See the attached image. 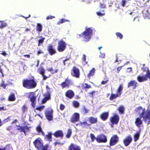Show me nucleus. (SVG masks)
I'll return each mask as SVG.
<instances>
[{
	"mask_svg": "<svg viewBox=\"0 0 150 150\" xmlns=\"http://www.w3.org/2000/svg\"><path fill=\"white\" fill-rule=\"evenodd\" d=\"M72 71L73 73L72 74L74 77L79 78L80 77V73L79 69L75 66L73 67Z\"/></svg>",
	"mask_w": 150,
	"mask_h": 150,
	"instance_id": "nucleus-16",
	"label": "nucleus"
},
{
	"mask_svg": "<svg viewBox=\"0 0 150 150\" xmlns=\"http://www.w3.org/2000/svg\"><path fill=\"white\" fill-rule=\"evenodd\" d=\"M90 137L91 138V142H93L95 140H96L97 137H96L94 134L91 133L90 134Z\"/></svg>",
	"mask_w": 150,
	"mask_h": 150,
	"instance_id": "nucleus-41",
	"label": "nucleus"
},
{
	"mask_svg": "<svg viewBox=\"0 0 150 150\" xmlns=\"http://www.w3.org/2000/svg\"><path fill=\"white\" fill-rule=\"evenodd\" d=\"M0 22L1 23L0 25V28L1 29H2L5 27L7 25V24L6 23L3 22V21H1Z\"/></svg>",
	"mask_w": 150,
	"mask_h": 150,
	"instance_id": "nucleus-40",
	"label": "nucleus"
},
{
	"mask_svg": "<svg viewBox=\"0 0 150 150\" xmlns=\"http://www.w3.org/2000/svg\"><path fill=\"white\" fill-rule=\"evenodd\" d=\"M123 89V84H120L116 91V94L112 93L109 97V100L112 101L115 100L117 98L120 97L122 94V91Z\"/></svg>",
	"mask_w": 150,
	"mask_h": 150,
	"instance_id": "nucleus-3",
	"label": "nucleus"
},
{
	"mask_svg": "<svg viewBox=\"0 0 150 150\" xmlns=\"http://www.w3.org/2000/svg\"><path fill=\"white\" fill-rule=\"evenodd\" d=\"M84 85H85V86L84 87V89H85L86 88H90L91 87V86L90 85H88V84L86 83H85Z\"/></svg>",
	"mask_w": 150,
	"mask_h": 150,
	"instance_id": "nucleus-55",
	"label": "nucleus"
},
{
	"mask_svg": "<svg viewBox=\"0 0 150 150\" xmlns=\"http://www.w3.org/2000/svg\"><path fill=\"white\" fill-rule=\"evenodd\" d=\"M48 93L47 94H45L44 95L45 97L41 101L42 103H45L50 98V94H49V93Z\"/></svg>",
	"mask_w": 150,
	"mask_h": 150,
	"instance_id": "nucleus-25",
	"label": "nucleus"
},
{
	"mask_svg": "<svg viewBox=\"0 0 150 150\" xmlns=\"http://www.w3.org/2000/svg\"><path fill=\"white\" fill-rule=\"evenodd\" d=\"M93 31L92 29L91 28H86L83 32L79 35V38H80L83 37L84 41L88 42L93 35Z\"/></svg>",
	"mask_w": 150,
	"mask_h": 150,
	"instance_id": "nucleus-2",
	"label": "nucleus"
},
{
	"mask_svg": "<svg viewBox=\"0 0 150 150\" xmlns=\"http://www.w3.org/2000/svg\"><path fill=\"white\" fill-rule=\"evenodd\" d=\"M48 145L47 144L45 145V146H43L41 149H42V150H48Z\"/></svg>",
	"mask_w": 150,
	"mask_h": 150,
	"instance_id": "nucleus-50",
	"label": "nucleus"
},
{
	"mask_svg": "<svg viewBox=\"0 0 150 150\" xmlns=\"http://www.w3.org/2000/svg\"><path fill=\"white\" fill-rule=\"evenodd\" d=\"M107 141L106 136L104 134H101L98 135L97 137L96 141L98 143H105Z\"/></svg>",
	"mask_w": 150,
	"mask_h": 150,
	"instance_id": "nucleus-11",
	"label": "nucleus"
},
{
	"mask_svg": "<svg viewBox=\"0 0 150 150\" xmlns=\"http://www.w3.org/2000/svg\"><path fill=\"white\" fill-rule=\"evenodd\" d=\"M86 56L85 54H83V57L82 58V59H83V63L84 65H86L87 64L88 62H86Z\"/></svg>",
	"mask_w": 150,
	"mask_h": 150,
	"instance_id": "nucleus-42",
	"label": "nucleus"
},
{
	"mask_svg": "<svg viewBox=\"0 0 150 150\" xmlns=\"http://www.w3.org/2000/svg\"><path fill=\"white\" fill-rule=\"evenodd\" d=\"M47 70L48 71L50 72L51 74H54L57 73L59 71V69L57 67H56L54 70L52 67H51L48 68L47 69Z\"/></svg>",
	"mask_w": 150,
	"mask_h": 150,
	"instance_id": "nucleus-27",
	"label": "nucleus"
},
{
	"mask_svg": "<svg viewBox=\"0 0 150 150\" xmlns=\"http://www.w3.org/2000/svg\"><path fill=\"white\" fill-rule=\"evenodd\" d=\"M47 50L49 53L51 55L55 54L56 53V51L53 46L52 45H49L47 47Z\"/></svg>",
	"mask_w": 150,
	"mask_h": 150,
	"instance_id": "nucleus-21",
	"label": "nucleus"
},
{
	"mask_svg": "<svg viewBox=\"0 0 150 150\" xmlns=\"http://www.w3.org/2000/svg\"><path fill=\"white\" fill-rule=\"evenodd\" d=\"M45 39V38H43L40 40H38V46H40V45L41 44H42L43 43L44 40Z\"/></svg>",
	"mask_w": 150,
	"mask_h": 150,
	"instance_id": "nucleus-44",
	"label": "nucleus"
},
{
	"mask_svg": "<svg viewBox=\"0 0 150 150\" xmlns=\"http://www.w3.org/2000/svg\"><path fill=\"white\" fill-rule=\"evenodd\" d=\"M45 107L44 105H41L39 107H36L34 109L35 112H36V110H38L39 111H41L44 110Z\"/></svg>",
	"mask_w": 150,
	"mask_h": 150,
	"instance_id": "nucleus-35",
	"label": "nucleus"
},
{
	"mask_svg": "<svg viewBox=\"0 0 150 150\" xmlns=\"http://www.w3.org/2000/svg\"><path fill=\"white\" fill-rule=\"evenodd\" d=\"M123 66H119L117 68V73H119L120 71L121 70V69H122V67Z\"/></svg>",
	"mask_w": 150,
	"mask_h": 150,
	"instance_id": "nucleus-58",
	"label": "nucleus"
},
{
	"mask_svg": "<svg viewBox=\"0 0 150 150\" xmlns=\"http://www.w3.org/2000/svg\"><path fill=\"white\" fill-rule=\"evenodd\" d=\"M42 29V26L41 24L37 23L36 28V30L38 33L41 32Z\"/></svg>",
	"mask_w": 150,
	"mask_h": 150,
	"instance_id": "nucleus-32",
	"label": "nucleus"
},
{
	"mask_svg": "<svg viewBox=\"0 0 150 150\" xmlns=\"http://www.w3.org/2000/svg\"><path fill=\"white\" fill-rule=\"evenodd\" d=\"M21 109L23 112H24L27 109V108L25 105H23L21 107Z\"/></svg>",
	"mask_w": 150,
	"mask_h": 150,
	"instance_id": "nucleus-49",
	"label": "nucleus"
},
{
	"mask_svg": "<svg viewBox=\"0 0 150 150\" xmlns=\"http://www.w3.org/2000/svg\"><path fill=\"white\" fill-rule=\"evenodd\" d=\"M68 21V20H66L65 19H62L60 20L57 23V24L60 25L61 23H63Z\"/></svg>",
	"mask_w": 150,
	"mask_h": 150,
	"instance_id": "nucleus-45",
	"label": "nucleus"
},
{
	"mask_svg": "<svg viewBox=\"0 0 150 150\" xmlns=\"http://www.w3.org/2000/svg\"><path fill=\"white\" fill-rule=\"evenodd\" d=\"M38 73L41 75L42 77V80H45L49 78V77L45 75V70L43 67H40L38 69Z\"/></svg>",
	"mask_w": 150,
	"mask_h": 150,
	"instance_id": "nucleus-14",
	"label": "nucleus"
},
{
	"mask_svg": "<svg viewBox=\"0 0 150 150\" xmlns=\"http://www.w3.org/2000/svg\"><path fill=\"white\" fill-rule=\"evenodd\" d=\"M35 147L38 150H40L43 146L42 143L38 139H36L33 142Z\"/></svg>",
	"mask_w": 150,
	"mask_h": 150,
	"instance_id": "nucleus-17",
	"label": "nucleus"
},
{
	"mask_svg": "<svg viewBox=\"0 0 150 150\" xmlns=\"http://www.w3.org/2000/svg\"><path fill=\"white\" fill-rule=\"evenodd\" d=\"M142 108V107L141 106H139L136 108L134 110V111L136 112H139L141 110Z\"/></svg>",
	"mask_w": 150,
	"mask_h": 150,
	"instance_id": "nucleus-48",
	"label": "nucleus"
},
{
	"mask_svg": "<svg viewBox=\"0 0 150 150\" xmlns=\"http://www.w3.org/2000/svg\"><path fill=\"white\" fill-rule=\"evenodd\" d=\"M45 117L49 121L53 120V110H47L45 112Z\"/></svg>",
	"mask_w": 150,
	"mask_h": 150,
	"instance_id": "nucleus-10",
	"label": "nucleus"
},
{
	"mask_svg": "<svg viewBox=\"0 0 150 150\" xmlns=\"http://www.w3.org/2000/svg\"><path fill=\"white\" fill-rule=\"evenodd\" d=\"M27 94H28L29 96L28 98L30 99V100L31 102V105L32 107L34 108L36 105V98L34 96L33 92H31L29 93H26Z\"/></svg>",
	"mask_w": 150,
	"mask_h": 150,
	"instance_id": "nucleus-7",
	"label": "nucleus"
},
{
	"mask_svg": "<svg viewBox=\"0 0 150 150\" xmlns=\"http://www.w3.org/2000/svg\"><path fill=\"white\" fill-rule=\"evenodd\" d=\"M117 110L120 114H123L124 113L125 108L123 106L121 105L118 108Z\"/></svg>",
	"mask_w": 150,
	"mask_h": 150,
	"instance_id": "nucleus-34",
	"label": "nucleus"
},
{
	"mask_svg": "<svg viewBox=\"0 0 150 150\" xmlns=\"http://www.w3.org/2000/svg\"><path fill=\"white\" fill-rule=\"evenodd\" d=\"M132 138L131 135H129L127 136L124 139L123 142L125 146H129L132 141Z\"/></svg>",
	"mask_w": 150,
	"mask_h": 150,
	"instance_id": "nucleus-15",
	"label": "nucleus"
},
{
	"mask_svg": "<svg viewBox=\"0 0 150 150\" xmlns=\"http://www.w3.org/2000/svg\"><path fill=\"white\" fill-rule=\"evenodd\" d=\"M99 16H104L105 15V13H101L100 12H97L96 13Z\"/></svg>",
	"mask_w": 150,
	"mask_h": 150,
	"instance_id": "nucleus-59",
	"label": "nucleus"
},
{
	"mask_svg": "<svg viewBox=\"0 0 150 150\" xmlns=\"http://www.w3.org/2000/svg\"><path fill=\"white\" fill-rule=\"evenodd\" d=\"M119 116L116 114H115L110 118V120L112 125L117 124L119 122Z\"/></svg>",
	"mask_w": 150,
	"mask_h": 150,
	"instance_id": "nucleus-8",
	"label": "nucleus"
},
{
	"mask_svg": "<svg viewBox=\"0 0 150 150\" xmlns=\"http://www.w3.org/2000/svg\"><path fill=\"white\" fill-rule=\"evenodd\" d=\"M115 34L116 35V36H117V38H119L120 39H121L123 37V35L120 33H119V32H116L115 33Z\"/></svg>",
	"mask_w": 150,
	"mask_h": 150,
	"instance_id": "nucleus-43",
	"label": "nucleus"
},
{
	"mask_svg": "<svg viewBox=\"0 0 150 150\" xmlns=\"http://www.w3.org/2000/svg\"><path fill=\"white\" fill-rule=\"evenodd\" d=\"M141 118L140 117H137L135 119V123L136 126L138 127H140L141 125L142 124V121Z\"/></svg>",
	"mask_w": 150,
	"mask_h": 150,
	"instance_id": "nucleus-24",
	"label": "nucleus"
},
{
	"mask_svg": "<svg viewBox=\"0 0 150 150\" xmlns=\"http://www.w3.org/2000/svg\"><path fill=\"white\" fill-rule=\"evenodd\" d=\"M0 54L4 56H6L7 55V54L6 53L5 51H2L1 53H0Z\"/></svg>",
	"mask_w": 150,
	"mask_h": 150,
	"instance_id": "nucleus-60",
	"label": "nucleus"
},
{
	"mask_svg": "<svg viewBox=\"0 0 150 150\" xmlns=\"http://www.w3.org/2000/svg\"><path fill=\"white\" fill-rule=\"evenodd\" d=\"M43 53V52L40 50L39 51H38L37 52V54H42Z\"/></svg>",
	"mask_w": 150,
	"mask_h": 150,
	"instance_id": "nucleus-63",
	"label": "nucleus"
},
{
	"mask_svg": "<svg viewBox=\"0 0 150 150\" xmlns=\"http://www.w3.org/2000/svg\"><path fill=\"white\" fill-rule=\"evenodd\" d=\"M18 122L17 120V119H15L14 120L11 122L12 124H14Z\"/></svg>",
	"mask_w": 150,
	"mask_h": 150,
	"instance_id": "nucleus-62",
	"label": "nucleus"
},
{
	"mask_svg": "<svg viewBox=\"0 0 150 150\" xmlns=\"http://www.w3.org/2000/svg\"><path fill=\"white\" fill-rule=\"evenodd\" d=\"M65 108V106L64 105L62 104H61L60 105L59 108L61 110H64Z\"/></svg>",
	"mask_w": 150,
	"mask_h": 150,
	"instance_id": "nucleus-51",
	"label": "nucleus"
},
{
	"mask_svg": "<svg viewBox=\"0 0 150 150\" xmlns=\"http://www.w3.org/2000/svg\"><path fill=\"white\" fill-rule=\"evenodd\" d=\"M72 104L74 107L78 108L79 106V103L77 101H74L72 102Z\"/></svg>",
	"mask_w": 150,
	"mask_h": 150,
	"instance_id": "nucleus-39",
	"label": "nucleus"
},
{
	"mask_svg": "<svg viewBox=\"0 0 150 150\" xmlns=\"http://www.w3.org/2000/svg\"><path fill=\"white\" fill-rule=\"evenodd\" d=\"M16 126L17 127L16 129L17 130L21 132H23L25 135H26V132H29L30 129L31 128V127H28L27 126H22L16 125Z\"/></svg>",
	"mask_w": 150,
	"mask_h": 150,
	"instance_id": "nucleus-6",
	"label": "nucleus"
},
{
	"mask_svg": "<svg viewBox=\"0 0 150 150\" xmlns=\"http://www.w3.org/2000/svg\"><path fill=\"white\" fill-rule=\"evenodd\" d=\"M140 116L141 118H143L144 122L146 124H150V111L146 112L145 109L142 110V111Z\"/></svg>",
	"mask_w": 150,
	"mask_h": 150,
	"instance_id": "nucleus-4",
	"label": "nucleus"
},
{
	"mask_svg": "<svg viewBox=\"0 0 150 150\" xmlns=\"http://www.w3.org/2000/svg\"><path fill=\"white\" fill-rule=\"evenodd\" d=\"M82 111L84 114H86L88 112L89 110L86 108L85 106H84L82 109Z\"/></svg>",
	"mask_w": 150,
	"mask_h": 150,
	"instance_id": "nucleus-47",
	"label": "nucleus"
},
{
	"mask_svg": "<svg viewBox=\"0 0 150 150\" xmlns=\"http://www.w3.org/2000/svg\"><path fill=\"white\" fill-rule=\"evenodd\" d=\"M140 136V131L137 132L134 135V140L135 142L137 141L139 139Z\"/></svg>",
	"mask_w": 150,
	"mask_h": 150,
	"instance_id": "nucleus-36",
	"label": "nucleus"
},
{
	"mask_svg": "<svg viewBox=\"0 0 150 150\" xmlns=\"http://www.w3.org/2000/svg\"><path fill=\"white\" fill-rule=\"evenodd\" d=\"M109 116V112H105L101 113L100 117L103 121H105L107 120Z\"/></svg>",
	"mask_w": 150,
	"mask_h": 150,
	"instance_id": "nucleus-19",
	"label": "nucleus"
},
{
	"mask_svg": "<svg viewBox=\"0 0 150 150\" xmlns=\"http://www.w3.org/2000/svg\"><path fill=\"white\" fill-rule=\"evenodd\" d=\"M137 79L139 82H142L147 80L148 79L146 76H138L137 77Z\"/></svg>",
	"mask_w": 150,
	"mask_h": 150,
	"instance_id": "nucleus-26",
	"label": "nucleus"
},
{
	"mask_svg": "<svg viewBox=\"0 0 150 150\" xmlns=\"http://www.w3.org/2000/svg\"><path fill=\"white\" fill-rule=\"evenodd\" d=\"M0 86L3 87L4 89L6 88V85L4 83V82L3 81L0 84Z\"/></svg>",
	"mask_w": 150,
	"mask_h": 150,
	"instance_id": "nucleus-52",
	"label": "nucleus"
},
{
	"mask_svg": "<svg viewBox=\"0 0 150 150\" xmlns=\"http://www.w3.org/2000/svg\"><path fill=\"white\" fill-rule=\"evenodd\" d=\"M96 92L95 91H93L88 93L90 96L92 98H93V94Z\"/></svg>",
	"mask_w": 150,
	"mask_h": 150,
	"instance_id": "nucleus-54",
	"label": "nucleus"
},
{
	"mask_svg": "<svg viewBox=\"0 0 150 150\" xmlns=\"http://www.w3.org/2000/svg\"><path fill=\"white\" fill-rule=\"evenodd\" d=\"M67 44L63 40H60L58 43L57 50L59 52H63L66 49Z\"/></svg>",
	"mask_w": 150,
	"mask_h": 150,
	"instance_id": "nucleus-5",
	"label": "nucleus"
},
{
	"mask_svg": "<svg viewBox=\"0 0 150 150\" xmlns=\"http://www.w3.org/2000/svg\"><path fill=\"white\" fill-rule=\"evenodd\" d=\"M88 121L91 124H95L97 122V117H91L88 118Z\"/></svg>",
	"mask_w": 150,
	"mask_h": 150,
	"instance_id": "nucleus-29",
	"label": "nucleus"
},
{
	"mask_svg": "<svg viewBox=\"0 0 150 150\" xmlns=\"http://www.w3.org/2000/svg\"><path fill=\"white\" fill-rule=\"evenodd\" d=\"M52 134L51 132H48V134L46 135L45 138L47 141L51 142L52 141Z\"/></svg>",
	"mask_w": 150,
	"mask_h": 150,
	"instance_id": "nucleus-33",
	"label": "nucleus"
},
{
	"mask_svg": "<svg viewBox=\"0 0 150 150\" xmlns=\"http://www.w3.org/2000/svg\"><path fill=\"white\" fill-rule=\"evenodd\" d=\"M119 138L117 135H113L111 137L110 141V146H112L116 144L119 141Z\"/></svg>",
	"mask_w": 150,
	"mask_h": 150,
	"instance_id": "nucleus-9",
	"label": "nucleus"
},
{
	"mask_svg": "<svg viewBox=\"0 0 150 150\" xmlns=\"http://www.w3.org/2000/svg\"><path fill=\"white\" fill-rule=\"evenodd\" d=\"M71 84V81L68 78H67L64 81L62 82L60 84V85L62 88H63L66 87L69 88Z\"/></svg>",
	"mask_w": 150,
	"mask_h": 150,
	"instance_id": "nucleus-12",
	"label": "nucleus"
},
{
	"mask_svg": "<svg viewBox=\"0 0 150 150\" xmlns=\"http://www.w3.org/2000/svg\"><path fill=\"white\" fill-rule=\"evenodd\" d=\"M54 136L56 137H60L62 139L64 136V134L62 130H58L56 131L53 134Z\"/></svg>",
	"mask_w": 150,
	"mask_h": 150,
	"instance_id": "nucleus-20",
	"label": "nucleus"
},
{
	"mask_svg": "<svg viewBox=\"0 0 150 150\" xmlns=\"http://www.w3.org/2000/svg\"><path fill=\"white\" fill-rule=\"evenodd\" d=\"M16 99V98L14 93H11L10 94L8 98V100L10 101H13Z\"/></svg>",
	"mask_w": 150,
	"mask_h": 150,
	"instance_id": "nucleus-30",
	"label": "nucleus"
},
{
	"mask_svg": "<svg viewBox=\"0 0 150 150\" xmlns=\"http://www.w3.org/2000/svg\"><path fill=\"white\" fill-rule=\"evenodd\" d=\"M80 115L77 112L74 113L70 119V122L72 123H74L78 122L79 119Z\"/></svg>",
	"mask_w": 150,
	"mask_h": 150,
	"instance_id": "nucleus-13",
	"label": "nucleus"
},
{
	"mask_svg": "<svg viewBox=\"0 0 150 150\" xmlns=\"http://www.w3.org/2000/svg\"><path fill=\"white\" fill-rule=\"evenodd\" d=\"M46 88L47 90V92L46 93V94H47L48 93L49 94H50V92H52V89L48 87V86H46Z\"/></svg>",
	"mask_w": 150,
	"mask_h": 150,
	"instance_id": "nucleus-46",
	"label": "nucleus"
},
{
	"mask_svg": "<svg viewBox=\"0 0 150 150\" xmlns=\"http://www.w3.org/2000/svg\"><path fill=\"white\" fill-rule=\"evenodd\" d=\"M36 131L38 133L41 132L43 136H45V133L42 131L40 125H39L36 127Z\"/></svg>",
	"mask_w": 150,
	"mask_h": 150,
	"instance_id": "nucleus-31",
	"label": "nucleus"
},
{
	"mask_svg": "<svg viewBox=\"0 0 150 150\" xmlns=\"http://www.w3.org/2000/svg\"><path fill=\"white\" fill-rule=\"evenodd\" d=\"M81 125L83 127H87L90 126V124H88L86 122H81Z\"/></svg>",
	"mask_w": 150,
	"mask_h": 150,
	"instance_id": "nucleus-38",
	"label": "nucleus"
},
{
	"mask_svg": "<svg viewBox=\"0 0 150 150\" xmlns=\"http://www.w3.org/2000/svg\"><path fill=\"white\" fill-rule=\"evenodd\" d=\"M23 87L28 89L35 88L37 86V83L34 79H25L23 80L22 82Z\"/></svg>",
	"mask_w": 150,
	"mask_h": 150,
	"instance_id": "nucleus-1",
	"label": "nucleus"
},
{
	"mask_svg": "<svg viewBox=\"0 0 150 150\" xmlns=\"http://www.w3.org/2000/svg\"><path fill=\"white\" fill-rule=\"evenodd\" d=\"M137 83L134 81L132 80L130 81L128 84L127 87L129 88L132 86V89H135L137 86Z\"/></svg>",
	"mask_w": 150,
	"mask_h": 150,
	"instance_id": "nucleus-23",
	"label": "nucleus"
},
{
	"mask_svg": "<svg viewBox=\"0 0 150 150\" xmlns=\"http://www.w3.org/2000/svg\"><path fill=\"white\" fill-rule=\"evenodd\" d=\"M108 81V80H107L105 81H101V84L104 85V84H105L106 83H107Z\"/></svg>",
	"mask_w": 150,
	"mask_h": 150,
	"instance_id": "nucleus-61",
	"label": "nucleus"
},
{
	"mask_svg": "<svg viewBox=\"0 0 150 150\" xmlns=\"http://www.w3.org/2000/svg\"><path fill=\"white\" fill-rule=\"evenodd\" d=\"M6 110H7V109L5 106H0V111H6Z\"/></svg>",
	"mask_w": 150,
	"mask_h": 150,
	"instance_id": "nucleus-53",
	"label": "nucleus"
},
{
	"mask_svg": "<svg viewBox=\"0 0 150 150\" xmlns=\"http://www.w3.org/2000/svg\"><path fill=\"white\" fill-rule=\"evenodd\" d=\"M127 69L128 70H129V71H128V72H130L132 71V68L131 67H129L127 68Z\"/></svg>",
	"mask_w": 150,
	"mask_h": 150,
	"instance_id": "nucleus-64",
	"label": "nucleus"
},
{
	"mask_svg": "<svg viewBox=\"0 0 150 150\" xmlns=\"http://www.w3.org/2000/svg\"><path fill=\"white\" fill-rule=\"evenodd\" d=\"M54 18V16H48L47 17L46 19L47 20L51 19H52V18Z\"/></svg>",
	"mask_w": 150,
	"mask_h": 150,
	"instance_id": "nucleus-57",
	"label": "nucleus"
},
{
	"mask_svg": "<svg viewBox=\"0 0 150 150\" xmlns=\"http://www.w3.org/2000/svg\"><path fill=\"white\" fill-rule=\"evenodd\" d=\"M65 95L67 98L71 99L74 97V93L72 90H69L66 92Z\"/></svg>",
	"mask_w": 150,
	"mask_h": 150,
	"instance_id": "nucleus-18",
	"label": "nucleus"
},
{
	"mask_svg": "<svg viewBox=\"0 0 150 150\" xmlns=\"http://www.w3.org/2000/svg\"><path fill=\"white\" fill-rule=\"evenodd\" d=\"M126 2V1L125 0H122L121 3V5L122 6L124 7Z\"/></svg>",
	"mask_w": 150,
	"mask_h": 150,
	"instance_id": "nucleus-56",
	"label": "nucleus"
},
{
	"mask_svg": "<svg viewBox=\"0 0 150 150\" xmlns=\"http://www.w3.org/2000/svg\"><path fill=\"white\" fill-rule=\"evenodd\" d=\"M68 150H81V149L79 146L72 143L69 146Z\"/></svg>",
	"mask_w": 150,
	"mask_h": 150,
	"instance_id": "nucleus-22",
	"label": "nucleus"
},
{
	"mask_svg": "<svg viewBox=\"0 0 150 150\" xmlns=\"http://www.w3.org/2000/svg\"><path fill=\"white\" fill-rule=\"evenodd\" d=\"M95 72V69L94 68H92V69L90 71L89 73L87 75L88 78L89 79H90L91 76H93L94 75Z\"/></svg>",
	"mask_w": 150,
	"mask_h": 150,
	"instance_id": "nucleus-28",
	"label": "nucleus"
},
{
	"mask_svg": "<svg viewBox=\"0 0 150 150\" xmlns=\"http://www.w3.org/2000/svg\"><path fill=\"white\" fill-rule=\"evenodd\" d=\"M72 134V131L71 129H68L67 130V133L66 135V137L67 138H69Z\"/></svg>",
	"mask_w": 150,
	"mask_h": 150,
	"instance_id": "nucleus-37",
	"label": "nucleus"
}]
</instances>
